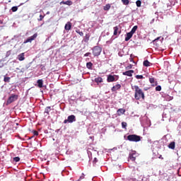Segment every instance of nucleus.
<instances>
[{"mask_svg": "<svg viewBox=\"0 0 181 181\" xmlns=\"http://www.w3.org/2000/svg\"><path fill=\"white\" fill-rule=\"evenodd\" d=\"M132 90L134 88V98L135 100H145V93L144 90L139 88L138 86H132Z\"/></svg>", "mask_w": 181, "mask_h": 181, "instance_id": "1", "label": "nucleus"}, {"mask_svg": "<svg viewBox=\"0 0 181 181\" xmlns=\"http://www.w3.org/2000/svg\"><path fill=\"white\" fill-rule=\"evenodd\" d=\"M127 140L130 142H139L141 141V136L136 134H129L127 136Z\"/></svg>", "mask_w": 181, "mask_h": 181, "instance_id": "2", "label": "nucleus"}, {"mask_svg": "<svg viewBox=\"0 0 181 181\" xmlns=\"http://www.w3.org/2000/svg\"><path fill=\"white\" fill-rule=\"evenodd\" d=\"M103 52V49L99 46H95L93 48V56H100Z\"/></svg>", "mask_w": 181, "mask_h": 181, "instance_id": "3", "label": "nucleus"}, {"mask_svg": "<svg viewBox=\"0 0 181 181\" xmlns=\"http://www.w3.org/2000/svg\"><path fill=\"white\" fill-rule=\"evenodd\" d=\"M18 100V95H11L6 101V105L12 104V103Z\"/></svg>", "mask_w": 181, "mask_h": 181, "instance_id": "4", "label": "nucleus"}, {"mask_svg": "<svg viewBox=\"0 0 181 181\" xmlns=\"http://www.w3.org/2000/svg\"><path fill=\"white\" fill-rule=\"evenodd\" d=\"M36 37H37V33H35L33 36L29 37L25 41H24V44L32 43Z\"/></svg>", "mask_w": 181, "mask_h": 181, "instance_id": "5", "label": "nucleus"}, {"mask_svg": "<svg viewBox=\"0 0 181 181\" xmlns=\"http://www.w3.org/2000/svg\"><path fill=\"white\" fill-rule=\"evenodd\" d=\"M118 79H115V76L109 75L107 78V83H112L113 81H117Z\"/></svg>", "mask_w": 181, "mask_h": 181, "instance_id": "6", "label": "nucleus"}, {"mask_svg": "<svg viewBox=\"0 0 181 181\" xmlns=\"http://www.w3.org/2000/svg\"><path fill=\"white\" fill-rule=\"evenodd\" d=\"M149 81L151 86H153V87H156V86H158V81H156L155 78L153 77L149 78Z\"/></svg>", "mask_w": 181, "mask_h": 181, "instance_id": "7", "label": "nucleus"}, {"mask_svg": "<svg viewBox=\"0 0 181 181\" xmlns=\"http://www.w3.org/2000/svg\"><path fill=\"white\" fill-rule=\"evenodd\" d=\"M129 158L133 162L136 159V153L135 152L130 153L129 154Z\"/></svg>", "mask_w": 181, "mask_h": 181, "instance_id": "8", "label": "nucleus"}, {"mask_svg": "<svg viewBox=\"0 0 181 181\" xmlns=\"http://www.w3.org/2000/svg\"><path fill=\"white\" fill-rule=\"evenodd\" d=\"M134 70H129L125 72H123V76H127L128 77H132V74H134Z\"/></svg>", "mask_w": 181, "mask_h": 181, "instance_id": "9", "label": "nucleus"}, {"mask_svg": "<svg viewBox=\"0 0 181 181\" xmlns=\"http://www.w3.org/2000/svg\"><path fill=\"white\" fill-rule=\"evenodd\" d=\"M68 121L69 123L76 122V116L74 115H71L68 117Z\"/></svg>", "mask_w": 181, "mask_h": 181, "instance_id": "10", "label": "nucleus"}, {"mask_svg": "<svg viewBox=\"0 0 181 181\" xmlns=\"http://www.w3.org/2000/svg\"><path fill=\"white\" fill-rule=\"evenodd\" d=\"M60 5H68V6H71L73 5V1L68 0L66 1H61Z\"/></svg>", "mask_w": 181, "mask_h": 181, "instance_id": "11", "label": "nucleus"}, {"mask_svg": "<svg viewBox=\"0 0 181 181\" xmlns=\"http://www.w3.org/2000/svg\"><path fill=\"white\" fill-rule=\"evenodd\" d=\"M18 59L20 62H23V60H25V53H21V54H18Z\"/></svg>", "mask_w": 181, "mask_h": 181, "instance_id": "12", "label": "nucleus"}, {"mask_svg": "<svg viewBox=\"0 0 181 181\" xmlns=\"http://www.w3.org/2000/svg\"><path fill=\"white\" fill-rule=\"evenodd\" d=\"M133 35L134 34H132L131 32L127 33L125 37V42H128V40H129V39H131V37H132Z\"/></svg>", "mask_w": 181, "mask_h": 181, "instance_id": "13", "label": "nucleus"}, {"mask_svg": "<svg viewBox=\"0 0 181 181\" xmlns=\"http://www.w3.org/2000/svg\"><path fill=\"white\" fill-rule=\"evenodd\" d=\"M121 89V85L120 84H117L115 86L112 88V91H117V90H120Z\"/></svg>", "mask_w": 181, "mask_h": 181, "instance_id": "14", "label": "nucleus"}, {"mask_svg": "<svg viewBox=\"0 0 181 181\" xmlns=\"http://www.w3.org/2000/svg\"><path fill=\"white\" fill-rule=\"evenodd\" d=\"M175 146H176V143L175 141H172L168 145L169 149H175Z\"/></svg>", "mask_w": 181, "mask_h": 181, "instance_id": "15", "label": "nucleus"}, {"mask_svg": "<svg viewBox=\"0 0 181 181\" xmlns=\"http://www.w3.org/2000/svg\"><path fill=\"white\" fill-rule=\"evenodd\" d=\"M65 30H70L71 29V23L68 22L64 27Z\"/></svg>", "mask_w": 181, "mask_h": 181, "instance_id": "16", "label": "nucleus"}, {"mask_svg": "<svg viewBox=\"0 0 181 181\" xmlns=\"http://www.w3.org/2000/svg\"><path fill=\"white\" fill-rule=\"evenodd\" d=\"M117 115H122V114H125V109L120 108L117 110Z\"/></svg>", "mask_w": 181, "mask_h": 181, "instance_id": "17", "label": "nucleus"}, {"mask_svg": "<svg viewBox=\"0 0 181 181\" xmlns=\"http://www.w3.org/2000/svg\"><path fill=\"white\" fill-rule=\"evenodd\" d=\"M37 83L38 87L40 88H42L43 87V80L39 79V80H37Z\"/></svg>", "mask_w": 181, "mask_h": 181, "instance_id": "18", "label": "nucleus"}, {"mask_svg": "<svg viewBox=\"0 0 181 181\" xmlns=\"http://www.w3.org/2000/svg\"><path fill=\"white\" fill-rule=\"evenodd\" d=\"M118 29H119L118 25L113 28V30H114L113 35H114V36H117V35H118Z\"/></svg>", "mask_w": 181, "mask_h": 181, "instance_id": "19", "label": "nucleus"}, {"mask_svg": "<svg viewBox=\"0 0 181 181\" xmlns=\"http://www.w3.org/2000/svg\"><path fill=\"white\" fill-rule=\"evenodd\" d=\"M137 30H138V25H134V26L132 28V30L130 31V33L134 35V33H135Z\"/></svg>", "mask_w": 181, "mask_h": 181, "instance_id": "20", "label": "nucleus"}, {"mask_svg": "<svg viewBox=\"0 0 181 181\" xmlns=\"http://www.w3.org/2000/svg\"><path fill=\"white\" fill-rule=\"evenodd\" d=\"M143 64L145 67H149L151 66V62H149V61L148 60H145L144 62H143Z\"/></svg>", "mask_w": 181, "mask_h": 181, "instance_id": "21", "label": "nucleus"}, {"mask_svg": "<svg viewBox=\"0 0 181 181\" xmlns=\"http://www.w3.org/2000/svg\"><path fill=\"white\" fill-rule=\"evenodd\" d=\"M110 8H111V5L110 4H106L103 7L104 11H110Z\"/></svg>", "mask_w": 181, "mask_h": 181, "instance_id": "22", "label": "nucleus"}, {"mask_svg": "<svg viewBox=\"0 0 181 181\" xmlns=\"http://www.w3.org/2000/svg\"><path fill=\"white\" fill-rule=\"evenodd\" d=\"M95 83H103V78L101 77H98L95 78Z\"/></svg>", "mask_w": 181, "mask_h": 181, "instance_id": "23", "label": "nucleus"}, {"mask_svg": "<svg viewBox=\"0 0 181 181\" xmlns=\"http://www.w3.org/2000/svg\"><path fill=\"white\" fill-rule=\"evenodd\" d=\"M86 67H87V69H91V68L93 67V63H91V62H88V63L86 64Z\"/></svg>", "mask_w": 181, "mask_h": 181, "instance_id": "24", "label": "nucleus"}, {"mask_svg": "<svg viewBox=\"0 0 181 181\" xmlns=\"http://www.w3.org/2000/svg\"><path fill=\"white\" fill-rule=\"evenodd\" d=\"M142 2L140 0H137L136 1V5L138 8H141V5Z\"/></svg>", "mask_w": 181, "mask_h": 181, "instance_id": "25", "label": "nucleus"}, {"mask_svg": "<svg viewBox=\"0 0 181 181\" xmlns=\"http://www.w3.org/2000/svg\"><path fill=\"white\" fill-rule=\"evenodd\" d=\"M76 33H78V35H80V36H84V33L82 31H80L79 29H76Z\"/></svg>", "mask_w": 181, "mask_h": 181, "instance_id": "26", "label": "nucleus"}, {"mask_svg": "<svg viewBox=\"0 0 181 181\" xmlns=\"http://www.w3.org/2000/svg\"><path fill=\"white\" fill-rule=\"evenodd\" d=\"M4 81L5 83H9L11 81V77H4Z\"/></svg>", "mask_w": 181, "mask_h": 181, "instance_id": "27", "label": "nucleus"}, {"mask_svg": "<svg viewBox=\"0 0 181 181\" xmlns=\"http://www.w3.org/2000/svg\"><path fill=\"white\" fill-rule=\"evenodd\" d=\"M123 5H129V0H122Z\"/></svg>", "mask_w": 181, "mask_h": 181, "instance_id": "28", "label": "nucleus"}, {"mask_svg": "<svg viewBox=\"0 0 181 181\" xmlns=\"http://www.w3.org/2000/svg\"><path fill=\"white\" fill-rule=\"evenodd\" d=\"M127 122H122V127L124 129H127Z\"/></svg>", "mask_w": 181, "mask_h": 181, "instance_id": "29", "label": "nucleus"}, {"mask_svg": "<svg viewBox=\"0 0 181 181\" xmlns=\"http://www.w3.org/2000/svg\"><path fill=\"white\" fill-rule=\"evenodd\" d=\"M50 110H51L50 106L47 107L45 108V112H46L47 114H49V112H50Z\"/></svg>", "mask_w": 181, "mask_h": 181, "instance_id": "30", "label": "nucleus"}, {"mask_svg": "<svg viewBox=\"0 0 181 181\" xmlns=\"http://www.w3.org/2000/svg\"><path fill=\"white\" fill-rule=\"evenodd\" d=\"M11 11L12 12H16V11H18V6H13Z\"/></svg>", "mask_w": 181, "mask_h": 181, "instance_id": "31", "label": "nucleus"}, {"mask_svg": "<svg viewBox=\"0 0 181 181\" xmlns=\"http://www.w3.org/2000/svg\"><path fill=\"white\" fill-rule=\"evenodd\" d=\"M136 78H137V80L142 79V78H144V76H142V75H136Z\"/></svg>", "mask_w": 181, "mask_h": 181, "instance_id": "32", "label": "nucleus"}, {"mask_svg": "<svg viewBox=\"0 0 181 181\" xmlns=\"http://www.w3.org/2000/svg\"><path fill=\"white\" fill-rule=\"evenodd\" d=\"M162 90V87L160 86H158L156 87V91H160Z\"/></svg>", "mask_w": 181, "mask_h": 181, "instance_id": "33", "label": "nucleus"}, {"mask_svg": "<svg viewBox=\"0 0 181 181\" xmlns=\"http://www.w3.org/2000/svg\"><path fill=\"white\" fill-rule=\"evenodd\" d=\"M13 160H14V162H19V160H21V158L15 157V158H13Z\"/></svg>", "mask_w": 181, "mask_h": 181, "instance_id": "34", "label": "nucleus"}, {"mask_svg": "<svg viewBox=\"0 0 181 181\" xmlns=\"http://www.w3.org/2000/svg\"><path fill=\"white\" fill-rule=\"evenodd\" d=\"M44 18H45V16L40 15V18H38V21L40 22L43 21Z\"/></svg>", "mask_w": 181, "mask_h": 181, "instance_id": "35", "label": "nucleus"}, {"mask_svg": "<svg viewBox=\"0 0 181 181\" xmlns=\"http://www.w3.org/2000/svg\"><path fill=\"white\" fill-rule=\"evenodd\" d=\"M33 132V134L35 135V136H37V135H39V132L36 130H34Z\"/></svg>", "mask_w": 181, "mask_h": 181, "instance_id": "36", "label": "nucleus"}, {"mask_svg": "<svg viewBox=\"0 0 181 181\" xmlns=\"http://www.w3.org/2000/svg\"><path fill=\"white\" fill-rule=\"evenodd\" d=\"M90 54H91L90 52H87V53H86V54H84V57H88V56H90Z\"/></svg>", "mask_w": 181, "mask_h": 181, "instance_id": "37", "label": "nucleus"}, {"mask_svg": "<svg viewBox=\"0 0 181 181\" xmlns=\"http://www.w3.org/2000/svg\"><path fill=\"white\" fill-rule=\"evenodd\" d=\"M81 179H84V175H81L79 179L78 180V181L81 180Z\"/></svg>", "mask_w": 181, "mask_h": 181, "instance_id": "38", "label": "nucleus"}, {"mask_svg": "<svg viewBox=\"0 0 181 181\" xmlns=\"http://www.w3.org/2000/svg\"><path fill=\"white\" fill-rule=\"evenodd\" d=\"M86 40H90V35H86Z\"/></svg>", "mask_w": 181, "mask_h": 181, "instance_id": "39", "label": "nucleus"}, {"mask_svg": "<svg viewBox=\"0 0 181 181\" xmlns=\"http://www.w3.org/2000/svg\"><path fill=\"white\" fill-rule=\"evenodd\" d=\"M126 69H132V64H129L126 67Z\"/></svg>", "mask_w": 181, "mask_h": 181, "instance_id": "40", "label": "nucleus"}, {"mask_svg": "<svg viewBox=\"0 0 181 181\" xmlns=\"http://www.w3.org/2000/svg\"><path fill=\"white\" fill-rule=\"evenodd\" d=\"M160 39V37H158L156 39H155L154 40H153V42H156V40H159Z\"/></svg>", "mask_w": 181, "mask_h": 181, "instance_id": "41", "label": "nucleus"}, {"mask_svg": "<svg viewBox=\"0 0 181 181\" xmlns=\"http://www.w3.org/2000/svg\"><path fill=\"white\" fill-rule=\"evenodd\" d=\"M67 122H69V119H65V120L64 121V124H67Z\"/></svg>", "mask_w": 181, "mask_h": 181, "instance_id": "42", "label": "nucleus"}, {"mask_svg": "<svg viewBox=\"0 0 181 181\" xmlns=\"http://www.w3.org/2000/svg\"><path fill=\"white\" fill-rule=\"evenodd\" d=\"M93 162L95 163V162H97V158H95L93 160Z\"/></svg>", "mask_w": 181, "mask_h": 181, "instance_id": "43", "label": "nucleus"}, {"mask_svg": "<svg viewBox=\"0 0 181 181\" xmlns=\"http://www.w3.org/2000/svg\"><path fill=\"white\" fill-rule=\"evenodd\" d=\"M40 66L42 67V68H41L42 70H43V69H44L45 66H43V65H41Z\"/></svg>", "mask_w": 181, "mask_h": 181, "instance_id": "44", "label": "nucleus"}, {"mask_svg": "<svg viewBox=\"0 0 181 181\" xmlns=\"http://www.w3.org/2000/svg\"><path fill=\"white\" fill-rule=\"evenodd\" d=\"M130 62H134V59L131 58Z\"/></svg>", "mask_w": 181, "mask_h": 181, "instance_id": "45", "label": "nucleus"}]
</instances>
